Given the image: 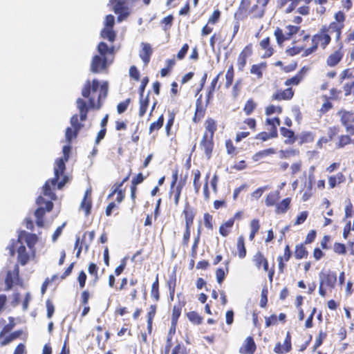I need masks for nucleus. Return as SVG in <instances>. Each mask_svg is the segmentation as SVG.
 Here are the masks:
<instances>
[{"instance_id": "nucleus-1", "label": "nucleus", "mask_w": 354, "mask_h": 354, "mask_svg": "<svg viewBox=\"0 0 354 354\" xmlns=\"http://www.w3.org/2000/svg\"><path fill=\"white\" fill-rule=\"evenodd\" d=\"M346 16L344 11L339 10L334 14V21L329 24L322 25L317 31L310 36L306 33L302 37L303 42L310 41V45L306 49V54H315L318 49H326L332 43V35L334 34L336 42L341 41L342 32L345 27Z\"/></svg>"}, {"instance_id": "nucleus-2", "label": "nucleus", "mask_w": 354, "mask_h": 354, "mask_svg": "<svg viewBox=\"0 0 354 354\" xmlns=\"http://www.w3.org/2000/svg\"><path fill=\"white\" fill-rule=\"evenodd\" d=\"M70 151L71 147L69 145L64 146L63 147L64 157L55 160L54 177L47 180L43 185L42 194L44 196H49L51 199H56L57 195L54 192L55 187L57 186L58 189H61L68 181V177L64 175V171L66 170L65 163L68 160Z\"/></svg>"}, {"instance_id": "nucleus-3", "label": "nucleus", "mask_w": 354, "mask_h": 354, "mask_svg": "<svg viewBox=\"0 0 354 354\" xmlns=\"http://www.w3.org/2000/svg\"><path fill=\"white\" fill-rule=\"evenodd\" d=\"M108 82H104L100 84L97 79L91 82L87 80L82 89V95L88 99L91 108L99 109L102 106V100L105 99L108 94Z\"/></svg>"}, {"instance_id": "nucleus-4", "label": "nucleus", "mask_w": 354, "mask_h": 354, "mask_svg": "<svg viewBox=\"0 0 354 354\" xmlns=\"http://www.w3.org/2000/svg\"><path fill=\"white\" fill-rule=\"evenodd\" d=\"M97 55H95L91 62L90 71L93 73H108L110 65L113 62L115 57L114 46L101 41L97 46Z\"/></svg>"}, {"instance_id": "nucleus-5", "label": "nucleus", "mask_w": 354, "mask_h": 354, "mask_svg": "<svg viewBox=\"0 0 354 354\" xmlns=\"http://www.w3.org/2000/svg\"><path fill=\"white\" fill-rule=\"evenodd\" d=\"M266 10L259 3L251 6V0H241L234 17L239 21H244L248 17L251 19H261L263 17Z\"/></svg>"}, {"instance_id": "nucleus-6", "label": "nucleus", "mask_w": 354, "mask_h": 354, "mask_svg": "<svg viewBox=\"0 0 354 354\" xmlns=\"http://www.w3.org/2000/svg\"><path fill=\"white\" fill-rule=\"evenodd\" d=\"M205 131L200 142V147L207 159L212 156L214 149V136L217 130V122L212 118H207L204 123Z\"/></svg>"}, {"instance_id": "nucleus-7", "label": "nucleus", "mask_w": 354, "mask_h": 354, "mask_svg": "<svg viewBox=\"0 0 354 354\" xmlns=\"http://www.w3.org/2000/svg\"><path fill=\"white\" fill-rule=\"evenodd\" d=\"M49 201H45L42 196H39L36 199V203L39 206L35 211V216L36 217V224L37 226L42 227L44 225V217L46 212H50L53 208V201L56 199H51L47 196Z\"/></svg>"}, {"instance_id": "nucleus-8", "label": "nucleus", "mask_w": 354, "mask_h": 354, "mask_svg": "<svg viewBox=\"0 0 354 354\" xmlns=\"http://www.w3.org/2000/svg\"><path fill=\"white\" fill-rule=\"evenodd\" d=\"M37 240L38 238L35 234H31L26 231H21L18 236L17 240L12 239L10 244L8 246V249L9 250L10 256H15V248L19 243L23 245V241H24L26 243L27 245L30 248H31L35 246V245L37 242Z\"/></svg>"}, {"instance_id": "nucleus-9", "label": "nucleus", "mask_w": 354, "mask_h": 354, "mask_svg": "<svg viewBox=\"0 0 354 354\" xmlns=\"http://www.w3.org/2000/svg\"><path fill=\"white\" fill-rule=\"evenodd\" d=\"M337 47L333 48L325 59V66L329 68H335L342 62L344 57V50L342 42L339 41Z\"/></svg>"}, {"instance_id": "nucleus-10", "label": "nucleus", "mask_w": 354, "mask_h": 354, "mask_svg": "<svg viewBox=\"0 0 354 354\" xmlns=\"http://www.w3.org/2000/svg\"><path fill=\"white\" fill-rule=\"evenodd\" d=\"M339 82L342 83V89L345 97L354 95V74L351 71L344 69L339 75Z\"/></svg>"}, {"instance_id": "nucleus-11", "label": "nucleus", "mask_w": 354, "mask_h": 354, "mask_svg": "<svg viewBox=\"0 0 354 354\" xmlns=\"http://www.w3.org/2000/svg\"><path fill=\"white\" fill-rule=\"evenodd\" d=\"M286 28L287 29L286 33H283V30L279 27H277L274 32L277 43L279 46L282 45L284 41L290 40L293 35L297 34L300 30V26L288 25Z\"/></svg>"}, {"instance_id": "nucleus-12", "label": "nucleus", "mask_w": 354, "mask_h": 354, "mask_svg": "<svg viewBox=\"0 0 354 354\" xmlns=\"http://www.w3.org/2000/svg\"><path fill=\"white\" fill-rule=\"evenodd\" d=\"M337 115L346 131L350 135H354V113L351 111L341 109L337 112Z\"/></svg>"}, {"instance_id": "nucleus-13", "label": "nucleus", "mask_w": 354, "mask_h": 354, "mask_svg": "<svg viewBox=\"0 0 354 354\" xmlns=\"http://www.w3.org/2000/svg\"><path fill=\"white\" fill-rule=\"evenodd\" d=\"M339 132L340 127L339 125H332L328 127L327 129V135L326 136H322L318 139L316 143L317 147L322 149L324 145L333 141L336 137H337Z\"/></svg>"}, {"instance_id": "nucleus-14", "label": "nucleus", "mask_w": 354, "mask_h": 354, "mask_svg": "<svg viewBox=\"0 0 354 354\" xmlns=\"http://www.w3.org/2000/svg\"><path fill=\"white\" fill-rule=\"evenodd\" d=\"M6 288L5 290L8 291L12 289L15 284H21L22 282L19 279V266H15L13 271H8L5 279Z\"/></svg>"}, {"instance_id": "nucleus-15", "label": "nucleus", "mask_w": 354, "mask_h": 354, "mask_svg": "<svg viewBox=\"0 0 354 354\" xmlns=\"http://www.w3.org/2000/svg\"><path fill=\"white\" fill-rule=\"evenodd\" d=\"M130 176V174H129L126 177H124L120 183H116L114 184L111 193L108 195V198H111L115 194H116L115 201L118 203H121L124 198H125V190L122 189L123 184L127 182Z\"/></svg>"}, {"instance_id": "nucleus-16", "label": "nucleus", "mask_w": 354, "mask_h": 354, "mask_svg": "<svg viewBox=\"0 0 354 354\" xmlns=\"http://www.w3.org/2000/svg\"><path fill=\"white\" fill-rule=\"evenodd\" d=\"M252 55V44H248L239 54L236 65L239 71H243L246 66L247 59Z\"/></svg>"}, {"instance_id": "nucleus-17", "label": "nucleus", "mask_w": 354, "mask_h": 354, "mask_svg": "<svg viewBox=\"0 0 354 354\" xmlns=\"http://www.w3.org/2000/svg\"><path fill=\"white\" fill-rule=\"evenodd\" d=\"M207 106L208 104H203L202 95L201 94L196 100V110L192 119L194 123L199 122L204 118Z\"/></svg>"}, {"instance_id": "nucleus-18", "label": "nucleus", "mask_w": 354, "mask_h": 354, "mask_svg": "<svg viewBox=\"0 0 354 354\" xmlns=\"http://www.w3.org/2000/svg\"><path fill=\"white\" fill-rule=\"evenodd\" d=\"M295 94V91L291 88L288 87L284 90H277L271 96V100L275 101H288L290 100Z\"/></svg>"}, {"instance_id": "nucleus-19", "label": "nucleus", "mask_w": 354, "mask_h": 354, "mask_svg": "<svg viewBox=\"0 0 354 354\" xmlns=\"http://www.w3.org/2000/svg\"><path fill=\"white\" fill-rule=\"evenodd\" d=\"M292 350V343H291V335L289 332L287 333L283 344L282 345L281 342H278L276 344L274 348V352L277 354H284L289 353Z\"/></svg>"}, {"instance_id": "nucleus-20", "label": "nucleus", "mask_w": 354, "mask_h": 354, "mask_svg": "<svg viewBox=\"0 0 354 354\" xmlns=\"http://www.w3.org/2000/svg\"><path fill=\"white\" fill-rule=\"evenodd\" d=\"M320 282L324 286L334 288L337 282V274L335 272L328 271L326 273H322L319 275Z\"/></svg>"}, {"instance_id": "nucleus-21", "label": "nucleus", "mask_w": 354, "mask_h": 354, "mask_svg": "<svg viewBox=\"0 0 354 354\" xmlns=\"http://www.w3.org/2000/svg\"><path fill=\"white\" fill-rule=\"evenodd\" d=\"M257 346L254 338L252 336L246 337L243 345L239 348V353L241 354H254L256 351Z\"/></svg>"}, {"instance_id": "nucleus-22", "label": "nucleus", "mask_w": 354, "mask_h": 354, "mask_svg": "<svg viewBox=\"0 0 354 354\" xmlns=\"http://www.w3.org/2000/svg\"><path fill=\"white\" fill-rule=\"evenodd\" d=\"M184 185L185 181H180L177 184L176 186L170 187L169 196L170 198H173L175 206H178L179 204L182 189Z\"/></svg>"}, {"instance_id": "nucleus-23", "label": "nucleus", "mask_w": 354, "mask_h": 354, "mask_svg": "<svg viewBox=\"0 0 354 354\" xmlns=\"http://www.w3.org/2000/svg\"><path fill=\"white\" fill-rule=\"evenodd\" d=\"M142 49L140 51L139 56L144 62L145 65L147 66L151 59L153 50L151 46L148 43L142 42L141 44Z\"/></svg>"}, {"instance_id": "nucleus-24", "label": "nucleus", "mask_w": 354, "mask_h": 354, "mask_svg": "<svg viewBox=\"0 0 354 354\" xmlns=\"http://www.w3.org/2000/svg\"><path fill=\"white\" fill-rule=\"evenodd\" d=\"M346 176L342 172H338L335 175H331L328 177V187L334 189L335 187L340 185L346 182Z\"/></svg>"}, {"instance_id": "nucleus-25", "label": "nucleus", "mask_w": 354, "mask_h": 354, "mask_svg": "<svg viewBox=\"0 0 354 354\" xmlns=\"http://www.w3.org/2000/svg\"><path fill=\"white\" fill-rule=\"evenodd\" d=\"M183 214L185 216V226L192 227L194 223L195 212L189 202L185 203Z\"/></svg>"}, {"instance_id": "nucleus-26", "label": "nucleus", "mask_w": 354, "mask_h": 354, "mask_svg": "<svg viewBox=\"0 0 354 354\" xmlns=\"http://www.w3.org/2000/svg\"><path fill=\"white\" fill-rule=\"evenodd\" d=\"M280 133L286 138L284 143L286 145H292L297 140V135L290 129L282 127L280 128Z\"/></svg>"}, {"instance_id": "nucleus-27", "label": "nucleus", "mask_w": 354, "mask_h": 354, "mask_svg": "<svg viewBox=\"0 0 354 354\" xmlns=\"http://www.w3.org/2000/svg\"><path fill=\"white\" fill-rule=\"evenodd\" d=\"M306 71L307 69L303 67L295 75L285 81V86H290L299 85L304 80Z\"/></svg>"}, {"instance_id": "nucleus-28", "label": "nucleus", "mask_w": 354, "mask_h": 354, "mask_svg": "<svg viewBox=\"0 0 354 354\" xmlns=\"http://www.w3.org/2000/svg\"><path fill=\"white\" fill-rule=\"evenodd\" d=\"M315 138V133L310 131H303L297 135L299 145L313 142Z\"/></svg>"}, {"instance_id": "nucleus-29", "label": "nucleus", "mask_w": 354, "mask_h": 354, "mask_svg": "<svg viewBox=\"0 0 354 354\" xmlns=\"http://www.w3.org/2000/svg\"><path fill=\"white\" fill-rule=\"evenodd\" d=\"M91 207L92 200L91 198V191L86 190L81 202L80 209L84 212L86 216H88L91 214Z\"/></svg>"}, {"instance_id": "nucleus-30", "label": "nucleus", "mask_w": 354, "mask_h": 354, "mask_svg": "<svg viewBox=\"0 0 354 354\" xmlns=\"http://www.w3.org/2000/svg\"><path fill=\"white\" fill-rule=\"evenodd\" d=\"M278 320L281 322L282 323H285L286 321V315L283 313H281L277 317L276 315L272 314L269 317H265V326L266 328H269L271 326H274L278 324Z\"/></svg>"}, {"instance_id": "nucleus-31", "label": "nucleus", "mask_w": 354, "mask_h": 354, "mask_svg": "<svg viewBox=\"0 0 354 354\" xmlns=\"http://www.w3.org/2000/svg\"><path fill=\"white\" fill-rule=\"evenodd\" d=\"M274 153H276L275 149L268 148L257 151L252 156V159L254 162H261L268 156H272Z\"/></svg>"}, {"instance_id": "nucleus-32", "label": "nucleus", "mask_w": 354, "mask_h": 354, "mask_svg": "<svg viewBox=\"0 0 354 354\" xmlns=\"http://www.w3.org/2000/svg\"><path fill=\"white\" fill-rule=\"evenodd\" d=\"M259 46L261 48L264 50L263 55V58L270 57L273 55L274 49L270 45V38L269 37L262 39L259 43Z\"/></svg>"}, {"instance_id": "nucleus-33", "label": "nucleus", "mask_w": 354, "mask_h": 354, "mask_svg": "<svg viewBox=\"0 0 354 354\" xmlns=\"http://www.w3.org/2000/svg\"><path fill=\"white\" fill-rule=\"evenodd\" d=\"M178 322H171V326L167 335L166 344L165 346V354H169L172 346V335L175 334Z\"/></svg>"}, {"instance_id": "nucleus-34", "label": "nucleus", "mask_w": 354, "mask_h": 354, "mask_svg": "<svg viewBox=\"0 0 354 354\" xmlns=\"http://www.w3.org/2000/svg\"><path fill=\"white\" fill-rule=\"evenodd\" d=\"M294 256L296 259H306L308 252L304 243L297 244L295 248Z\"/></svg>"}, {"instance_id": "nucleus-35", "label": "nucleus", "mask_w": 354, "mask_h": 354, "mask_svg": "<svg viewBox=\"0 0 354 354\" xmlns=\"http://www.w3.org/2000/svg\"><path fill=\"white\" fill-rule=\"evenodd\" d=\"M77 106L80 111V117L81 121H84L87 118L89 108H91L89 106V105H87L86 102L82 98H78L77 100Z\"/></svg>"}, {"instance_id": "nucleus-36", "label": "nucleus", "mask_w": 354, "mask_h": 354, "mask_svg": "<svg viewBox=\"0 0 354 354\" xmlns=\"http://www.w3.org/2000/svg\"><path fill=\"white\" fill-rule=\"evenodd\" d=\"M321 98L323 100V103L320 109L318 110L319 116L325 115L333 108V104L331 102V100H329V97L327 95H322Z\"/></svg>"}, {"instance_id": "nucleus-37", "label": "nucleus", "mask_w": 354, "mask_h": 354, "mask_svg": "<svg viewBox=\"0 0 354 354\" xmlns=\"http://www.w3.org/2000/svg\"><path fill=\"white\" fill-rule=\"evenodd\" d=\"M308 46L306 44H304L301 46H293L289 48L286 50V53L288 55L290 56H295L301 53V57H306L311 55L312 54H306V49H307Z\"/></svg>"}, {"instance_id": "nucleus-38", "label": "nucleus", "mask_w": 354, "mask_h": 354, "mask_svg": "<svg viewBox=\"0 0 354 354\" xmlns=\"http://www.w3.org/2000/svg\"><path fill=\"white\" fill-rule=\"evenodd\" d=\"M279 199L280 192L278 190H275L267 194L265 199V204L267 207L276 206Z\"/></svg>"}, {"instance_id": "nucleus-39", "label": "nucleus", "mask_w": 354, "mask_h": 354, "mask_svg": "<svg viewBox=\"0 0 354 354\" xmlns=\"http://www.w3.org/2000/svg\"><path fill=\"white\" fill-rule=\"evenodd\" d=\"M23 333H24V331L22 330H17L12 333H10L8 335L2 338L0 340V346H6V345L10 344V342H12V341H14L18 338H20V337L22 335Z\"/></svg>"}, {"instance_id": "nucleus-40", "label": "nucleus", "mask_w": 354, "mask_h": 354, "mask_svg": "<svg viewBox=\"0 0 354 354\" xmlns=\"http://www.w3.org/2000/svg\"><path fill=\"white\" fill-rule=\"evenodd\" d=\"M149 104V93L145 97L144 95L139 99V111L138 115L140 118L143 117L148 109Z\"/></svg>"}, {"instance_id": "nucleus-41", "label": "nucleus", "mask_w": 354, "mask_h": 354, "mask_svg": "<svg viewBox=\"0 0 354 354\" xmlns=\"http://www.w3.org/2000/svg\"><path fill=\"white\" fill-rule=\"evenodd\" d=\"M17 260L21 266H25L30 259V256L24 245H21L17 249Z\"/></svg>"}, {"instance_id": "nucleus-42", "label": "nucleus", "mask_w": 354, "mask_h": 354, "mask_svg": "<svg viewBox=\"0 0 354 354\" xmlns=\"http://www.w3.org/2000/svg\"><path fill=\"white\" fill-rule=\"evenodd\" d=\"M236 249L238 257L240 259H244L247 254V250L245 244V238L243 235H241L237 239Z\"/></svg>"}, {"instance_id": "nucleus-43", "label": "nucleus", "mask_w": 354, "mask_h": 354, "mask_svg": "<svg viewBox=\"0 0 354 354\" xmlns=\"http://www.w3.org/2000/svg\"><path fill=\"white\" fill-rule=\"evenodd\" d=\"M291 198L288 197L283 199L280 203H277L275 207V212L277 214H285L290 208Z\"/></svg>"}, {"instance_id": "nucleus-44", "label": "nucleus", "mask_w": 354, "mask_h": 354, "mask_svg": "<svg viewBox=\"0 0 354 354\" xmlns=\"http://www.w3.org/2000/svg\"><path fill=\"white\" fill-rule=\"evenodd\" d=\"M234 223L233 222V219L229 218L227 221L222 223L219 227V234L223 237H227L231 232V229L232 228Z\"/></svg>"}, {"instance_id": "nucleus-45", "label": "nucleus", "mask_w": 354, "mask_h": 354, "mask_svg": "<svg viewBox=\"0 0 354 354\" xmlns=\"http://www.w3.org/2000/svg\"><path fill=\"white\" fill-rule=\"evenodd\" d=\"M185 306V301H179L173 306L171 322H178L181 315L182 309Z\"/></svg>"}, {"instance_id": "nucleus-46", "label": "nucleus", "mask_w": 354, "mask_h": 354, "mask_svg": "<svg viewBox=\"0 0 354 354\" xmlns=\"http://www.w3.org/2000/svg\"><path fill=\"white\" fill-rule=\"evenodd\" d=\"M352 135L350 134H342L338 137V140L335 143V148L343 149L346 145L351 144L352 142V139L351 138Z\"/></svg>"}, {"instance_id": "nucleus-47", "label": "nucleus", "mask_w": 354, "mask_h": 354, "mask_svg": "<svg viewBox=\"0 0 354 354\" xmlns=\"http://www.w3.org/2000/svg\"><path fill=\"white\" fill-rule=\"evenodd\" d=\"M267 66L266 62H261L258 64H253L250 68V73L255 75L258 79L263 77V70H265Z\"/></svg>"}, {"instance_id": "nucleus-48", "label": "nucleus", "mask_w": 354, "mask_h": 354, "mask_svg": "<svg viewBox=\"0 0 354 354\" xmlns=\"http://www.w3.org/2000/svg\"><path fill=\"white\" fill-rule=\"evenodd\" d=\"M100 35L103 39H106L110 42L113 43L116 38V33L113 28L104 27L101 30Z\"/></svg>"}, {"instance_id": "nucleus-49", "label": "nucleus", "mask_w": 354, "mask_h": 354, "mask_svg": "<svg viewBox=\"0 0 354 354\" xmlns=\"http://www.w3.org/2000/svg\"><path fill=\"white\" fill-rule=\"evenodd\" d=\"M257 107V102L252 98H250L245 102L243 111L246 115H250Z\"/></svg>"}, {"instance_id": "nucleus-50", "label": "nucleus", "mask_w": 354, "mask_h": 354, "mask_svg": "<svg viewBox=\"0 0 354 354\" xmlns=\"http://www.w3.org/2000/svg\"><path fill=\"white\" fill-rule=\"evenodd\" d=\"M278 137V133H276L274 131H271L270 130L269 132L266 131H261L259 133H257L254 138L256 140H259L261 142H265L268 140L269 139L275 138Z\"/></svg>"}, {"instance_id": "nucleus-51", "label": "nucleus", "mask_w": 354, "mask_h": 354, "mask_svg": "<svg viewBox=\"0 0 354 354\" xmlns=\"http://www.w3.org/2000/svg\"><path fill=\"white\" fill-rule=\"evenodd\" d=\"M151 297L156 302L160 300V291H159L158 274L156 275V279L151 285Z\"/></svg>"}, {"instance_id": "nucleus-52", "label": "nucleus", "mask_w": 354, "mask_h": 354, "mask_svg": "<svg viewBox=\"0 0 354 354\" xmlns=\"http://www.w3.org/2000/svg\"><path fill=\"white\" fill-rule=\"evenodd\" d=\"M229 263H230L229 261H225V270L221 268H217L216 270V280L219 284H221L223 283V281L225 279V275L229 272V268H228Z\"/></svg>"}, {"instance_id": "nucleus-53", "label": "nucleus", "mask_w": 354, "mask_h": 354, "mask_svg": "<svg viewBox=\"0 0 354 354\" xmlns=\"http://www.w3.org/2000/svg\"><path fill=\"white\" fill-rule=\"evenodd\" d=\"M98 266L95 263H90L88 267V272L90 275L93 277V284L95 285L99 281L100 277L98 274Z\"/></svg>"}, {"instance_id": "nucleus-54", "label": "nucleus", "mask_w": 354, "mask_h": 354, "mask_svg": "<svg viewBox=\"0 0 354 354\" xmlns=\"http://www.w3.org/2000/svg\"><path fill=\"white\" fill-rule=\"evenodd\" d=\"M164 121H165L164 115H163V114H162L159 116V118H158V120L156 121L153 122L150 124L149 128V133H152L154 131H158V130H160L163 127Z\"/></svg>"}, {"instance_id": "nucleus-55", "label": "nucleus", "mask_w": 354, "mask_h": 354, "mask_svg": "<svg viewBox=\"0 0 354 354\" xmlns=\"http://www.w3.org/2000/svg\"><path fill=\"white\" fill-rule=\"evenodd\" d=\"M268 259L261 252H257L253 257V261L256 268L258 270L261 268V266L267 261Z\"/></svg>"}, {"instance_id": "nucleus-56", "label": "nucleus", "mask_w": 354, "mask_h": 354, "mask_svg": "<svg viewBox=\"0 0 354 354\" xmlns=\"http://www.w3.org/2000/svg\"><path fill=\"white\" fill-rule=\"evenodd\" d=\"M265 124L266 125L270 126V130L271 131H274L276 133H278L277 127L281 124V120L279 117L268 118L265 121Z\"/></svg>"}, {"instance_id": "nucleus-57", "label": "nucleus", "mask_w": 354, "mask_h": 354, "mask_svg": "<svg viewBox=\"0 0 354 354\" xmlns=\"http://www.w3.org/2000/svg\"><path fill=\"white\" fill-rule=\"evenodd\" d=\"M168 115H169V118L166 122V125H165V132H166V134L169 136H171V128L174 125V120H175V117H176V113H174V111H168Z\"/></svg>"}, {"instance_id": "nucleus-58", "label": "nucleus", "mask_w": 354, "mask_h": 354, "mask_svg": "<svg viewBox=\"0 0 354 354\" xmlns=\"http://www.w3.org/2000/svg\"><path fill=\"white\" fill-rule=\"evenodd\" d=\"M234 66L233 64H231L226 73H225V88H229L232 85L233 81H234Z\"/></svg>"}, {"instance_id": "nucleus-59", "label": "nucleus", "mask_w": 354, "mask_h": 354, "mask_svg": "<svg viewBox=\"0 0 354 354\" xmlns=\"http://www.w3.org/2000/svg\"><path fill=\"white\" fill-rule=\"evenodd\" d=\"M187 317L189 322L196 325H199L203 322V317L196 311L187 313Z\"/></svg>"}, {"instance_id": "nucleus-60", "label": "nucleus", "mask_w": 354, "mask_h": 354, "mask_svg": "<svg viewBox=\"0 0 354 354\" xmlns=\"http://www.w3.org/2000/svg\"><path fill=\"white\" fill-rule=\"evenodd\" d=\"M8 319L9 323L5 325L0 332V340L6 334L9 333L15 326V319L12 317H10Z\"/></svg>"}, {"instance_id": "nucleus-61", "label": "nucleus", "mask_w": 354, "mask_h": 354, "mask_svg": "<svg viewBox=\"0 0 354 354\" xmlns=\"http://www.w3.org/2000/svg\"><path fill=\"white\" fill-rule=\"evenodd\" d=\"M177 283L176 270L174 269L167 281V286L169 290H176Z\"/></svg>"}, {"instance_id": "nucleus-62", "label": "nucleus", "mask_w": 354, "mask_h": 354, "mask_svg": "<svg viewBox=\"0 0 354 354\" xmlns=\"http://www.w3.org/2000/svg\"><path fill=\"white\" fill-rule=\"evenodd\" d=\"M201 176V173L200 170L196 169V171H194V179H193V186H194V192L196 194H198L200 189H201V183L200 182Z\"/></svg>"}, {"instance_id": "nucleus-63", "label": "nucleus", "mask_w": 354, "mask_h": 354, "mask_svg": "<svg viewBox=\"0 0 354 354\" xmlns=\"http://www.w3.org/2000/svg\"><path fill=\"white\" fill-rule=\"evenodd\" d=\"M221 17V11L219 9H215L212 15L208 18L207 22L209 24L214 25L218 24Z\"/></svg>"}, {"instance_id": "nucleus-64", "label": "nucleus", "mask_w": 354, "mask_h": 354, "mask_svg": "<svg viewBox=\"0 0 354 354\" xmlns=\"http://www.w3.org/2000/svg\"><path fill=\"white\" fill-rule=\"evenodd\" d=\"M187 348L181 342H177L176 346L171 349V354H187Z\"/></svg>"}]
</instances>
